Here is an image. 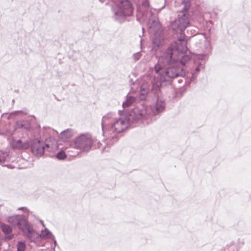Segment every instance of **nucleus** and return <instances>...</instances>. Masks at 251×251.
<instances>
[{"mask_svg":"<svg viewBox=\"0 0 251 251\" xmlns=\"http://www.w3.org/2000/svg\"><path fill=\"white\" fill-rule=\"evenodd\" d=\"M186 51V43L183 40H178L174 43L168 49V55L166 56L167 60H173L176 61L178 60V56L180 53H184Z\"/></svg>","mask_w":251,"mask_h":251,"instance_id":"obj_1","label":"nucleus"},{"mask_svg":"<svg viewBox=\"0 0 251 251\" xmlns=\"http://www.w3.org/2000/svg\"><path fill=\"white\" fill-rule=\"evenodd\" d=\"M93 141L89 134H82L74 141V147L82 151H88L92 147Z\"/></svg>","mask_w":251,"mask_h":251,"instance_id":"obj_2","label":"nucleus"},{"mask_svg":"<svg viewBox=\"0 0 251 251\" xmlns=\"http://www.w3.org/2000/svg\"><path fill=\"white\" fill-rule=\"evenodd\" d=\"M17 225L23 233L31 239H32L33 237L37 236V233L30 227L26 221L21 220Z\"/></svg>","mask_w":251,"mask_h":251,"instance_id":"obj_3","label":"nucleus"},{"mask_svg":"<svg viewBox=\"0 0 251 251\" xmlns=\"http://www.w3.org/2000/svg\"><path fill=\"white\" fill-rule=\"evenodd\" d=\"M128 125V120L126 118L122 117L113 123L112 128L115 132L121 133L127 128Z\"/></svg>","mask_w":251,"mask_h":251,"instance_id":"obj_4","label":"nucleus"},{"mask_svg":"<svg viewBox=\"0 0 251 251\" xmlns=\"http://www.w3.org/2000/svg\"><path fill=\"white\" fill-rule=\"evenodd\" d=\"M120 5L119 12L125 16H128L132 14L133 7L129 0H119Z\"/></svg>","mask_w":251,"mask_h":251,"instance_id":"obj_5","label":"nucleus"},{"mask_svg":"<svg viewBox=\"0 0 251 251\" xmlns=\"http://www.w3.org/2000/svg\"><path fill=\"white\" fill-rule=\"evenodd\" d=\"M188 25V17L186 15L183 14L178 20L173 22L172 26L174 29L177 26L181 31H182L185 29Z\"/></svg>","mask_w":251,"mask_h":251,"instance_id":"obj_6","label":"nucleus"},{"mask_svg":"<svg viewBox=\"0 0 251 251\" xmlns=\"http://www.w3.org/2000/svg\"><path fill=\"white\" fill-rule=\"evenodd\" d=\"M32 151L38 155H41L44 152V148L40 142L34 144Z\"/></svg>","mask_w":251,"mask_h":251,"instance_id":"obj_7","label":"nucleus"},{"mask_svg":"<svg viewBox=\"0 0 251 251\" xmlns=\"http://www.w3.org/2000/svg\"><path fill=\"white\" fill-rule=\"evenodd\" d=\"M73 132L71 130L67 129L61 133L60 138L64 141H66L73 136Z\"/></svg>","mask_w":251,"mask_h":251,"instance_id":"obj_8","label":"nucleus"},{"mask_svg":"<svg viewBox=\"0 0 251 251\" xmlns=\"http://www.w3.org/2000/svg\"><path fill=\"white\" fill-rule=\"evenodd\" d=\"M11 146L14 148H17L19 149H26L28 147V145L27 144L22 143V142L20 140L14 141L11 143Z\"/></svg>","mask_w":251,"mask_h":251,"instance_id":"obj_9","label":"nucleus"},{"mask_svg":"<svg viewBox=\"0 0 251 251\" xmlns=\"http://www.w3.org/2000/svg\"><path fill=\"white\" fill-rule=\"evenodd\" d=\"M1 228L5 234H9L12 231L11 227L5 224H2L1 225Z\"/></svg>","mask_w":251,"mask_h":251,"instance_id":"obj_10","label":"nucleus"},{"mask_svg":"<svg viewBox=\"0 0 251 251\" xmlns=\"http://www.w3.org/2000/svg\"><path fill=\"white\" fill-rule=\"evenodd\" d=\"M19 221L18 219V217L17 216H11L8 218L7 222L12 224H16L17 222Z\"/></svg>","mask_w":251,"mask_h":251,"instance_id":"obj_11","label":"nucleus"},{"mask_svg":"<svg viewBox=\"0 0 251 251\" xmlns=\"http://www.w3.org/2000/svg\"><path fill=\"white\" fill-rule=\"evenodd\" d=\"M41 236L43 238H50L51 236L50 232L47 229L42 230Z\"/></svg>","mask_w":251,"mask_h":251,"instance_id":"obj_12","label":"nucleus"},{"mask_svg":"<svg viewBox=\"0 0 251 251\" xmlns=\"http://www.w3.org/2000/svg\"><path fill=\"white\" fill-rule=\"evenodd\" d=\"M25 244L23 242H19L17 245V251H25Z\"/></svg>","mask_w":251,"mask_h":251,"instance_id":"obj_13","label":"nucleus"},{"mask_svg":"<svg viewBox=\"0 0 251 251\" xmlns=\"http://www.w3.org/2000/svg\"><path fill=\"white\" fill-rule=\"evenodd\" d=\"M175 70L174 68H169L166 72V75L170 77H174L176 76L175 74H171V73Z\"/></svg>","mask_w":251,"mask_h":251,"instance_id":"obj_14","label":"nucleus"},{"mask_svg":"<svg viewBox=\"0 0 251 251\" xmlns=\"http://www.w3.org/2000/svg\"><path fill=\"white\" fill-rule=\"evenodd\" d=\"M66 157V154L64 151H60L56 155V157L59 159H64Z\"/></svg>","mask_w":251,"mask_h":251,"instance_id":"obj_15","label":"nucleus"},{"mask_svg":"<svg viewBox=\"0 0 251 251\" xmlns=\"http://www.w3.org/2000/svg\"><path fill=\"white\" fill-rule=\"evenodd\" d=\"M22 127L25 129L28 130L30 129L31 126L30 123L28 122L25 121L24 122L23 124L22 125Z\"/></svg>","mask_w":251,"mask_h":251,"instance_id":"obj_16","label":"nucleus"},{"mask_svg":"<svg viewBox=\"0 0 251 251\" xmlns=\"http://www.w3.org/2000/svg\"><path fill=\"white\" fill-rule=\"evenodd\" d=\"M156 73H158L160 70L161 69V67L159 64H156L154 67Z\"/></svg>","mask_w":251,"mask_h":251,"instance_id":"obj_17","label":"nucleus"},{"mask_svg":"<svg viewBox=\"0 0 251 251\" xmlns=\"http://www.w3.org/2000/svg\"><path fill=\"white\" fill-rule=\"evenodd\" d=\"M129 104H128V100H127V101H126V102H124L123 103V106L124 107H126V106H128L129 105Z\"/></svg>","mask_w":251,"mask_h":251,"instance_id":"obj_18","label":"nucleus"}]
</instances>
